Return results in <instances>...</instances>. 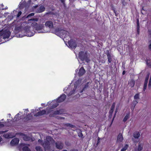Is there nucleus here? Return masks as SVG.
<instances>
[{
    "instance_id": "13d9d810",
    "label": "nucleus",
    "mask_w": 151,
    "mask_h": 151,
    "mask_svg": "<svg viewBox=\"0 0 151 151\" xmlns=\"http://www.w3.org/2000/svg\"><path fill=\"white\" fill-rule=\"evenodd\" d=\"M150 80H151V76H150Z\"/></svg>"
},
{
    "instance_id": "3c124183",
    "label": "nucleus",
    "mask_w": 151,
    "mask_h": 151,
    "mask_svg": "<svg viewBox=\"0 0 151 151\" xmlns=\"http://www.w3.org/2000/svg\"><path fill=\"white\" fill-rule=\"evenodd\" d=\"M125 71H124V70L123 71V73H122V74L123 75H124V74H125Z\"/></svg>"
},
{
    "instance_id": "680f3d73",
    "label": "nucleus",
    "mask_w": 151,
    "mask_h": 151,
    "mask_svg": "<svg viewBox=\"0 0 151 151\" xmlns=\"http://www.w3.org/2000/svg\"><path fill=\"white\" fill-rule=\"evenodd\" d=\"M1 38V37H0V39Z\"/></svg>"
},
{
    "instance_id": "09e8293b",
    "label": "nucleus",
    "mask_w": 151,
    "mask_h": 151,
    "mask_svg": "<svg viewBox=\"0 0 151 151\" xmlns=\"http://www.w3.org/2000/svg\"><path fill=\"white\" fill-rule=\"evenodd\" d=\"M139 25H137V29H139Z\"/></svg>"
},
{
    "instance_id": "052dcab7",
    "label": "nucleus",
    "mask_w": 151,
    "mask_h": 151,
    "mask_svg": "<svg viewBox=\"0 0 151 151\" xmlns=\"http://www.w3.org/2000/svg\"><path fill=\"white\" fill-rule=\"evenodd\" d=\"M137 151H141L137 150Z\"/></svg>"
},
{
    "instance_id": "f704fd0d",
    "label": "nucleus",
    "mask_w": 151,
    "mask_h": 151,
    "mask_svg": "<svg viewBox=\"0 0 151 151\" xmlns=\"http://www.w3.org/2000/svg\"><path fill=\"white\" fill-rule=\"evenodd\" d=\"M75 91V90H73L70 92L68 94V96H70L74 93Z\"/></svg>"
},
{
    "instance_id": "0eeeda50",
    "label": "nucleus",
    "mask_w": 151,
    "mask_h": 151,
    "mask_svg": "<svg viewBox=\"0 0 151 151\" xmlns=\"http://www.w3.org/2000/svg\"><path fill=\"white\" fill-rule=\"evenodd\" d=\"M11 33L9 31H7L4 32L3 33H0V37L1 38L2 37L3 39H5L9 37Z\"/></svg>"
},
{
    "instance_id": "bb28decb",
    "label": "nucleus",
    "mask_w": 151,
    "mask_h": 151,
    "mask_svg": "<svg viewBox=\"0 0 151 151\" xmlns=\"http://www.w3.org/2000/svg\"><path fill=\"white\" fill-rule=\"evenodd\" d=\"M45 8L43 6H41L40 7V10L39 11V12H41L45 10Z\"/></svg>"
},
{
    "instance_id": "603ef678",
    "label": "nucleus",
    "mask_w": 151,
    "mask_h": 151,
    "mask_svg": "<svg viewBox=\"0 0 151 151\" xmlns=\"http://www.w3.org/2000/svg\"><path fill=\"white\" fill-rule=\"evenodd\" d=\"M70 151H77V150H70Z\"/></svg>"
},
{
    "instance_id": "864d4df0",
    "label": "nucleus",
    "mask_w": 151,
    "mask_h": 151,
    "mask_svg": "<svg viewBox=\"0 0 151 151\" xmlns=\"http://www.w3.org/2000/svg\"><path fill=\"white\" fill-rule=\"evenodd\" d=\"M148 65L149 66H150V67L151 68V64H149V65Z\"/></svg>"
},
{
    "instance_id": "dca6fc26",
    "label": "nucleus",
    "mask_w": 151,
    "mask_h": 151,
    "mask_svg": "<svg viewBox=\"0 0 151 151\" xmlns=\"http://www.w3.org/2000/svg\"><path fill=\"white\" fill-rule=\"evenodd\" d=\"M45 26L49 27V28H52L53 27L52 22L51 21H47L45 23Z\"/></svg>"
},
{
    "instance_id": "c9c22d12",
    "label": "nucleus",
    "mask_w": 151,
    "mask_h": 151,
    "mask_svg": "<svg viewBox=\"0 0 151 151\" xmlns=\"http://www.w3.org/2000/svg\"><path fill=\"white\" fill-rule=\"evenodd\" d=\"M56 118L59 119H64L65 118L62 117H61L58 116H57Z\"/></svg>"
},
{
    "instance_id": "2eb2a0df",
    "label": "nucleus",
    "mask_w": 151,
    "mask_h": 151,
    "mask_svg": "<svg viewBox=\"0 0 151 151\" xmlns=\"http://www.w3.org/2000/svg\"><path fill=\"white\" fill-rule=\"evenodd\" d=\"M18 134L22 136V137L25 141H29L30 139V138L29 137H28L27 135L22 133H18Z\"/></svg>"
},
{
    "instance_id": "9d476101",
    "label": "nucleus",
    "mask_w": 151,
    "mask_h": 151,
    "mask_svg": "<svg viewBox=\"0 0 151 151\" xmlns=\"http://www.w3.org/2000/svg\"><path fill=\"white\" fill-rule=\"evenodd\" d=\"M150 75V73H148L146 77L145 82H144V88H143V92L144 93H145L146 91V89L147 87V83H148V80L149 78Z\"/></svg>"
},
{
    "instance_id": "a18cd8bd",
    "label": "nucleus",
    "mask_w": 151,
    "mask_h": 151,
    "mask_svg": "<svg viewBox=\"0 0 151 151\" xmlns=\"http://www.w3.org/2000/svg\"><path fill=\"white\" fill-rule=\"evenodd\" d=\"M149 35L150 36V37H151V31L150 30H149Z\"/></svg>"
},
{
    "instance_id": "39448f33",
    "label": "nucleus",
    "mask_w": 151,
    "mask_h": 151,
    "mask_svg": "<svg viewBox=\"0 0 151 151\" xmlns=\"http://www.w3.org/2000/svg\"><path fill=\"white\" fill-rule=\"evenodd\" d=\"M6 131L0 132V134H3V137L6 138H11L15 136L12 133H5Z\"/></svg>"
},
{
    "instance_id": "473e14b6",
    "label": "nucleus",
    "mask_w": 151,
    "mask_h": 151,
    "mask_svg": "<svg viewBox=\"0 0 151 151\" xmlns=\"http://www.w3.org/2000/svg\"><path fill=\"white\" fill-rule=\"evenodd\" d=\"M134 98L135 99H138L139 98V94H136L134 96Z\"/></svg>"
},
{
    "instance_id": "9b49d317",
    "label": "nucleus",
    "mask_w": 151,
    "mask_h": 151,
    "mask_svg": "<svg viewBox=\"0 0 151 151\" xmlns=\"http://www.w3.org/2000/svg\"><path fill=\"white\" fill-rule=\"evenodd\" d=\"M29 28L30 27H26L25 29L27 32V35L29 37H31L33 36L35 32L34 31L31 32L30 30L29 29Z\"/></svg>"
},
{
    "instance_id": "20e7f679",
    "label": "nucleus",
    "mask_w": 151,
    "mask_h": 151,
    "mask_svg": "<svg viewBox=\"0 0 151 151\" xmlns=\"http://www.w3.org/2000/svg\"><path fill=\"white\" fill-rule=\"evenodd\" d=\"M52 107L51 108L47 109L46 111L45 110H42L38 112L36 114H34V116H38L46 114H48L50 112L52 111Z\"/></svg>"
},
{
    "instance_id": "4c0bfd02",
    "label": "nucleus",
    "mask_w": 151,
    "mask_h": 151,
    "mask_svg": "<svg viewBox=\"0 0 151 151\" xmlns=\"http://www.w3.org/2000/svg\"><path fill=\"white\" fill-rule=\"evenodd\" d=\"M19 115V114H18L17 115H16L14 119L15 121L17 120L18 119H19V118H18V115Z\"/></svg>"
},
{
    "instance_id": "49530a36",
    "label": "nucleus",
    "mask_w": 151,
    "mask_h": 151,
    "mask_svg": "<svg viewBox=\"0 0 151 151\" xmlns=\"http://www.w3.org/2000/svg\"><path fill=\"white\" fill-rule=\"evenodd\" d=\"M81 80H78L76 82V83H79V82H81Z\"/></svg>"
},
{
    "instance_id": "e433bc0d",
    "label": "nucleus",
    "mask_w": 151,
    "mask_h": 151,
    "mask_svg": "<svg viewBox=\"0 0 151 151\" xmlns=\"http://www.w3.org/2000/svg\"><path fill=\"white\" fill-rule=\"evenodd\" d=\"M34 15V13H31L29 14L27 17V18H29L30 17L33 16Z\"/></svg>"
},
{
    "instance_id": "aec40b11",
    "label": "nucleus",
    "mask_w": 151,
    "mask_h": 151,
    "mask_svg": "<svg viewBox=\"0 0 151 151\" xmlns=\"http://www.w3.org/2000/svg\"><path fill=\"white\" fill-rule=\"evenodd\" d=\"M115 106V103H113L111 107V109L109 111V113L111 115L113 113Z\"/></svg>"
},
{
    "instance_id": "6e6552de",
    "label": "nucleus",
    "mask_w": 151,
    "mask_h": 151,
    "mask_svg": "<svg viewBox=\"0 0 151 151\" xmlns=\"http://www.w3.org/2000/svg\"><path fill=\"white\" fill-rule=\"evenodd\" d=\"M38 20V19L37 18L30 19L28 20V23L31 22L30 21H32V22L31 26L32 27H34V28H35V27H36L37 25V23L36 22Z\"/></svg>"
},
{
    "instance_id": "a211bd4d",
    "label": "nucleus",
    "mask_w": 151,
    "mask_h": 151,
    "mask_svg": "<svg viewBox=\"0 0 151 151\" xmlns=\"http://www.w3.org/2000/svg\"><path fill=\"white\" fill-rule=\"evenodd\" d=\"M106 55L107 56L108 61L109 63H110L112 61V57L111 54L109 53V51H107L106 52Z\"/></svg>"
},
{
    "instance_id": "de8ad7c7",
    "label": "nucleus",
    "mask_w": 151,
    "mask_h": 151,
    "mask_svg": "<svg viewBox=\"0 0 151 151\" xmlns=\"http://www.w3.org/2000/svg\"><path fill=\"white\" fill-rule=\"evenodd\" d=\"M116 112H117V111H115V115H114V117H113V119L112 121V122H113V120H114V117H115V115L116 114Z\"/></svg>"
},
{
    "instance_id": "4be33fe9",
    "label": "nucleus",
    "mask_w": 151,
    "mask_h": 151,
    "mask_svg": "<svg viewBox=\"0 0 151 151\" xmlns=\"http://www.w3.org/2000/svg\"><path fill=\"white\" fill-rule=\"evenodd\" d=\"M140 133L138 132H134L133 134V137L136 139H138L140 137Z\"/></svg>"
},
{
    "instance_id": "58836bf2",
    "label": "nucleus",
    "mask_w": 151,
    "mask_h": 151,
    "mask_svg": "<svg viewBox=\"0 0 151 151\" xmlns=\"http://www.w3.org/2000/svg\"><path fill=\"white\" fill-rule=\"evenodd\" d=\"M22 13L21 11L19 12L17 16V17H19L22 14Z\"/></svg>"
},
{
    "instance_id": "37998d69",
    "label": "nucleus",
    "mask_w": 151,
    "mask_h": 151,
    "mask_svg": "<svg viewBox=\"0 0 151 151\" xmlns=\"http://www.w3.org/2000/svg\"><path fill=\"white\" fill-rule=\"evenodd\" d=\"M100 138L99 137H98V140H97V144H96L97 146L99 144L100 142Z\"/></svg>"
},
{
    "instance_id": "393cba45",
    "label": "nucleus",
    "mask_w": 151,
    "mask_h": 151,
    "mask_svg": "<svg viewBox=\"0 0 151 151\" xmlns=\"http://www.w3.org/2000/svg\"><path fill=\"white\" fill-rule=\"evenodd\" d=\"M143 145L142 143H139L138 144V146L137 150L142 151L143 149Z\"/></svg>"
},
{
    "instance_id": "423d86ee",
    "label": "nucleus",
    "mask_w": 151,
    "mask_h": 151,
    "mask_svg": "<svg viewBox=\"0 0 151 151\" xmlns=\"http://www.w3.org/2000/svg\"><path fill=\"white\" fill-rule=\"evenodd\" d=\"M64 112L63 109H60L59 110H56L52 113L50 114L49 115V116L50 117H55L56 118L57 115H61L63 114Z\"/></svg>"
},
{
    "instance_id": "4468645a",
    "label": "nucleus",
    "mask_w": 151,
    "mask_h": 151,
    "mask_svg": "<svg viewBox=\"0 0 151 151\" xmlns=\"http://www.w3.org/2000/svg\"><path fill=\"white\" fill-rule=\"evenodd\" d=\"M19 141V139L17 138H14L11 141L10 145L12 146H14L18 144Z\"/></svg>"
},
{
    "instance_id": "f257e3e1",
    "label": "nucleus",
    "mask_w": 151,
    "mask_h": 151,
    "mask_svg": "<svg viewBox=\"0 0 151 151\" xmlns=\"http://www.w3.org/2000/svg\"><path fill=\"white\" fill-rule=\"evenodd\" d=\"M55 142V141L49 136L46 137V140L45 141V144L43 145V147L45 149L49 147L50 143H53Z\"/></svg>"
},
{
    "instance_id": "bf43d9fd",
    "label": "nucleus",
    "mask_w": 151,
    "mask_h": 151,
    "mask_svg": "<svg viewBox=\"0 0 151 151\" xmlns=\"http://www.w3.org/2000/svg\"><path fill=\"white\" fill-rule=\"evenodd\" d=\"M1 125H2L3 126H4V125L3 124H1Z\"/></svg>"
},
{
    "instance_id": "6e6d98bb",
    "label": "nucleus",
    "mask_w": 151,
    "mask_h": 151,
    "mask_svg": "<svg viewBox=\"0 0 151 151\" xmlns=\"http://www.w3.org/2000/svg\"><path fill=\"white\" fill-rule=\"evenodd\" d=\"M42 31H40V32H38V33H42Z\"/></svg>"
},
{
    "instance_id": "cd10ccee",
    "label": "nucleus",
    "mask_w": 151,
    "mask_h": 151,
    "mask_svg": "<svg viewBox=\"0 0 151 151\" xmlns=\"http://www.w3.org/2000/svg\"><path fill=\"white\" fill-rule=\"evenodd\" d=\"M128 147V145L127 144H126L121 150V151H125L127 149Z\"/></svg>"
},
{
    "instance_id": "8fccbe9b",
    "label": "nucleus",
    "mask_w": 151,
    "mask_h": 151,
    "mask_svg": "<svg viewBox=\"0 0 151 151\" xmlns=\"http://www.w3.org/2000/svg\"><path fill=\"white\" fill-rule=\"evenodd\" d=\"M137 34H139V29H137Z\"/></svg>"
},
{
    "instance_id": "4d7b16f0",
    "label": "nucleus",
    "mask_w": 151,
    "mask_h": 151,
    "mask_svg": "<svg viewBox=\"0 0 151 151\" xmlns=\"http://www.w3.org/2000/svg\"><path fill=\"white\" fill-rule=\"evenodd\" d=\"M63 151H67V150H63Z\"/></svg>"
},
{
    "instance_id": "a19ab883",
    "label": "nucleus",
    "mask_w": 151,
    "mask_h": 151,
    "mask_svg": "<svg viewBox=\"0 0 151 151\" xmlns=\"http://www.w3.org/2000/svg\"><path fill=\"white\" fill-rule=\"evenodd\" d=\"M151 80H150L149 83L148 87L149 88H150L151 87Z\"/></svg>"
},
{
    "instance_id": "a878e982",
    "label": "nucleus",
    "mask_w": 151,
    "mask_h": 151,
    "mask_svg": "<svg viewBox=\"0 0 151 151\" xmlns=\"http://www.w3.org/2000/svg\"><path fill=\"white\" fill-rule=\"evenodd\" d=\"M64 126L69 127L71 128H73L74 127L73 125L71 124L70 123L64 124Z\"/></svg>"
},
{
    "instance_id": "c756f323",
    "label": "nucleus",
    "mask_w": 151,
    "mask_h": 151,
    "mask_svg": "<svg viewBox=\"0 0 151 151\" xmlns=\"http://www.w3.org/2000/svg\"><path fill=\"white\" fill-rule=\"evenodd\" d=\"M23 151H31L27 147H24L22 149Z\"/></svg>"
},
{
    "instance_id": "7ed1b4c3",
    "label": "nucleus",
    "mask_w": 151,
    "mask_h": 151,
    "mask_svg": "<svg viewBox=\"0 0 151 151\" xmlns=\"http://www.w3.org/2000/svg\"><path fill=\"white\" fill-rule=\"evenodd\" d=\"M66 96L63 94L57 100H54L53 101L55 104L52 106V108H54L56 107L58 105V102H61L63 101L65 99Z\"/></svg>"
},
{
    "instance_id": "e2e57ef3",
    "label": "nucleus",
    "mask_w": 151,
    "mask_h": 151,
    "mask_svg": "<svg viewBox=\"0 0 151 151\" xmlns=\"http://www.w3.org/2000/svg\"><path fill=\"white\" fill-rule=\"evenodd\" d=\"M54 151V150H53V151Z\"/></svg>"
},
{
    "instance_id": "2f4dec72",
    "label": "nucleus",
    "mask_w": 151,
    "mask_h": 151,
    "mask_svg": "<svg viewBox=\"0 0 151 151\" xmlns=\"http://www.w3.org/2000/svg\"><path fill=\"white\" fill-rule=\"evenodd\" d=\"M37 151H43L42 148L39 146H37L36 147Z\"/></svg>"
},
{
    "instance_id": "c03bdc74",
    "label": "nucleus",
    "mask_w": 151,
    "mask_h": 151,
    "mask_svg": "<svg viewBox=\"0 0 151 151\" xmlns=\"http://www.w3.org/2000/svg\"><path fill=\"white\" fill-rule=\"evenodd\" d=\"M143 11H145V10L144 9H143V7L142 8V10H141V13H142V14H144V12H143Z\"/></svg>"
},
{
    "instance_id": "f8f14e48",
    "label": "nucleus",
    "mask_w": 151,
    "mask_h": 151,
    "mask_svg": "<svg viewBox=\"0 0 151 151\" xmlns=\"http://www.w3.org/2000/svg\"><path fill=\"white\" fill-rule=\"evenodd\" d=\"M55 147L58 149H62L63 147V144L60 141H57L55 143Z\"/></svg>"
},
{
    "instance_id": "c85d7f7f",
    "label": "nucleus",
    "mask_w": 151,
    "mask_h": 151,
    "mask_svg": "<svg viewBox=\"0 0 151 151\" xmlns=\"http://www.w3.org/2000/svg\"><path fill=\"white\" fill-rule=\"evenodd\" d=\"M138 103V102L137 101H134L133 103H132V104H133V105H134V107H133V108H132V111H133L134 110V108L135 106V105H136V104Z\"/></svg>"
},
{
    "instance_id": "ddd939ff",
    "label": "nucleus",
    "mask_w": 151,
    "mask_h": 151,
    "mask_svg": "<svg viewBox=\"0 0 151 151\" xmlns=\"http://www.w3.org/2000/svg\"><path fill=\"white\" fill-rule=\"evenodd\" d=\"M69 46L72 48H75L76 47V45L75 41L70 40L68 42Z\"/></svg>"
},
{
    "instance_id": "412c9836",
    "label": "nucleus",
    "mask_w": 151,
    "mask_h": 151,
    "mask_svg": "<svg viewBox=\"0 0 151 151\" xmlns=\"http://www.w3.org/2000/svg\"><path fill=\"white\" fill-rule=\"evenodd\" d=\"M43 27L44 25L43 24H40L39 25H37L36 27H35V29L36 30L38 31L43 28Z\"/></svg>"
},
{
    "instance_id": "ea45409f",
    "label": "nucleus",
    "mask_w": 151,
    "mask_h": 151,
    "mask_svg": "<svg viewBox=\"0 0 151 151\" xmlns=\"http://www.w3.org/2000/svg\"><path fill=\"white\" fill-rule=\"evenodd\" d=\"M78 135L79 137H82L83 136V134L81 132H80V133H78Z\"/></svg>"
},
{
    "instance_id": "f03ea898",
    "label": "nucleus",
    "mask_w": 151,
    "mask_h": 151,
    "mask_svg": "<svg viewBox=\"0 0 151 151\" xmlns=\"http://www.w3.org/2000/svg\"><path fill=\"white\" fill-rule=\"evenodd\" d=\"M79 58L81 60H85L86 62L88 63L90 61L88 57L86 52L81 51L79 53Z\"/></svg>"
},
{
    "instance_id": "7c9ffc66",
    "label": "nucleus",
    "mask_w": 151,
    "mask_h": 151,
    "mask_svg": "<svg viewBox=\"0 0 151 151\" xmlns=\"http://www.w3.org/2000/svg\"><path fill=\"white\" fill-rule=\"evenodd\" d=\"M38 142L39 144H40L43 146V145L45 144V142H43L42 140L40 139H39L38 140Z\"/></svg>"
},
{
    "instance_id": "5fc2aeb1",
    "label": "nucleus",
    "mask_w": 151,
    "mask_h": 151,
    "mask_svg": "<svg viewBox=\"0 0 151 151\" xmlns=\"http://www.w3.org/2000/svg\"><path fill=\"white\" fill-rule=\"evenodd\" d=\"M139 25V23L138 22H137V25Z\"/></svg>"
},
{
    "instance_id": "b1692460",
    "label": "nucleus",
    "mask_w": 151,
    "mask_h": 151,
    "mask_svg": "<svg viewBox=\"0 0 151 151\" xmlns=\"http://www.w3.org/2000/svg\"><path fill=\"white\" fill-rule=\"evenodd\" d=\"M135 82L133 80H131L129 83V84L131 87H133L134 85Z\"/></svg>"
},
{
    "instance_id": "f3484780",
    "label": "nucleus",
    "mask_w": 151,
    "mask_h": 151,
    "mask_svg": "<svg viewBox=\"0 0 151 151\" xmlns=\"http://www.w3.org/2000/svg\"><path fill=\"white\" fill-rule=\"evenodd\" d=\"M86 71L83 67H81L78 73V76H82L85 73Z\"/></svg>"
},
{
    "instance_id": "1a4fd4ad",
    "label": "nucleus",
    "mask_w": 151,
    "mask_h": 151,
    "mask_svg": "<svg viewBox=\"0 0 151 151\" xmlns=\"http://www.w3.org/2000/svg\"><path fill=\"white\" fill-rule=\"evenodd\" d=\"M56 33L57 34H60L61 35L63 36V37H65L66 35H67L68 34V32L67 31L64 30H58L56 29Z\"/></svg>"
},
{
    "instance_id": "6ab92c4d",
    "label": "nucleus",
    "mask_w": 151,
    "mask_h": 151,
    "mask_svg": "<svg viewBox=\"0 0 151 151\" xmlns=\"http://www.w3.org/2000/svg\"><path fill=\"white\" fill-rule=\"evenodd\" d=\"M123 139L122 135V134H119L117 137V142H121Z\"/></svg>"
},
{
    "instance_id": "79ce46f5",
    "label": "nucleus",
    "mask_w": 151,
    "mask_h": 151,
    "mask_svg": "<svg viewBox=\"0 0 151 151\" xmlns=\"http://www.w3.org/2000/svg\"><path fill=\"white\" fill-rule=\"evenodd\" d=\"M149 49L151 50V40L149 42Z\"/></svg>"
},
{
    "instance_id": "5701e85b",
    "label": "nucleus",
    "mask_w": 151,
    "mask_h": 151,
    "mask_svg": "<svg viewBox=\"0 0 151 151\" xmlns=\"http://www.w3.org/2000/svg\"><path fill=\"white\" fill-rule=\"evenodd\" d=\"M130 114V113L129 112L128 113H127L125 117H124V119H123V122H126L128 119H129V118Z\"/></svg>"
},
{
    "instance_id": "72a5a7b5",
    "label": "nucleus",
    "mask_w": 151,
    "mask_h": 151,
    "mask_svg": "<svg viewBox=\"0 0 151 151\" xmlns=\"http://www.w3.org/2000/svg\"><path fill=\"white\" fill-rule=\"evenodd\" d=\"M88 83H86L85 86L83 89V90L81 91V93H82L83 92V90H84L85 89H86L87 88H88Z\"/></svg>"
}]
</instances>
